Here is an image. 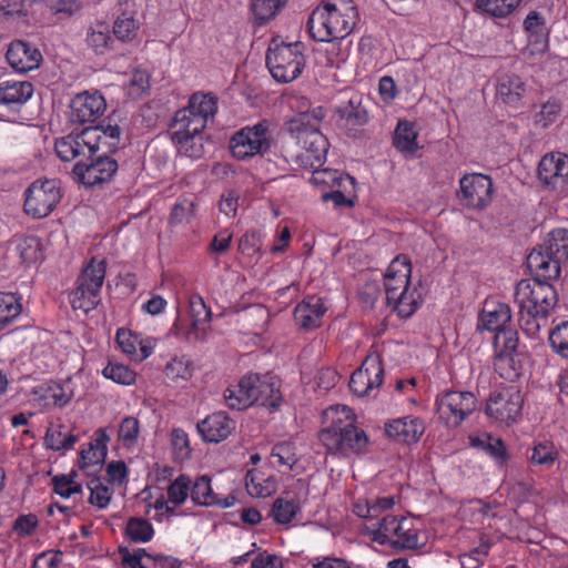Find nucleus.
<instances>
[{"label":"nucleus","mask_w":568,"mask_h":568,"mask_svg":"<svg viewBox=\"0 0 568 568\" xmlns=\"http://www.w3.org/2000/svg\"><path fill=\"white\" fill-rule=\"evenodd\" d=\"M521 280L515 287V303L518 306V323L523 333L535 338L558 303V294L550 281L536 272Z\"/></svg>","instance_id":"f257e3e1"},{"label":"nucleus","mask_w":568,"mask_h":568,"mask_svg":"<svg viewBox=\"0 0 568 568\" xmlns=\"http://www.w3.org/2000/svg\"><path fill=\"white\" fill-rule=\"evenodd\" d=\"M324 417L331 425L320 432L318 439L328 453L349 456L367 452L369 438L364 429L356 426V416L349 407H329Z\"/></svg>","instance_id":"f03ea898"},{"label":"nucleus","mask_w":568,"mask_h":568,"mask_svg":"<svg viewBox=\"0 0 568 568\" xmlns=\"http://www.w3.org/2000/svg\"><path fill=\"white\" fill-rule=\"evenodd\" d=\"M357 21L353 0H324L311 12L306 27L313 40L333 42L349 36Z\"/></svg>","instance_id":"7ed1b4c3"},{"label":"nucleus","mask_w":568,"mask_h":568,"mask_svg":"<svg viewBox=\"0 0 568 568\" xmlns=\"http://www.w3.org/2000/svg\"><path fill=\"white\" fill-rule=\"evenodd\" d=\"M224 398L231 409L242 410L256 404L275 412L283 403L281 379L271 373H247L227 387Z\"/></svg>","instance_id":"20e7f679"},{"label":"nucleus","mask_w":568,"mask_h":568,"mask_svg":"<svg viewBox=\"0 0 568 568\" xmlns=\"http://www.w3.org/2000/svg\"><path fill=\"white\" fill-rule=\"evenodd\" d=\"M121 130L118 124L89 126L80 132H71L55 140L54 151L63 162H71L82 156L94 155L101 144L108 145L109 151H115L120 143Z\"/></svg>","instance_id":"39448f33"},{"label":"nucleus","mask_w":568,"mask_h":568,"mask_svg":"<svg viewBox=\"0 0 568 568\" xmlns=\"http://www.w3.org/2000/svg\"><path fill=\"white\" fill-rule=\"evenodd\" d=\"M417 519L406 516L386 515L376 523L365 526V535L382 546L397 550H415L425 545Z\"/></svg>","instance_id":"423d86ee"},{"label":"nucleus","mask_w":568,"mask_h":568,"mask_svg":"<svg viewBox=\"0 0 568 568\" xmlns=\"http://www.w3.org/2000/svg\"><path fill=\"white\" fill-rule=\"evenodd\" d=\"M526 264L530 272L558 278L561 265L568 264V230L556 229L549 232L544 245L528 254Z\"/></svg>","instance_id":"0eeeda50"},{"label":"nucleus","mask_w":568,"mask_h":568,"mask_svg":"<svg viewBox=\"0 0 568 568\" xmlns=\"http://www.w3.org/2000/svg\"><path fill=\"white\" fill-rule=\"evenodd\" d=\"M305 45L301 41L291 43L273 40L266 52V65L278 83H288L297 79L306 63Z\"/></svg>","instance_id":"6e6552de"},{"label":"nucleus","mask_w":568,"mask_h":568,"mask_svg":"<svg viewBox=\"0 0 568 568\" xmlns=\"http://www.w3.org/2000/svg\"><path fill=\"white\" fill-rule=\"evenodd\" d=\"M287 130L295 136L303 151L298 155L305 166H321L328 152V141L315 124L310 123L308 113H300L288 122Z\"/></svg>","instance_id":"1a4fd4ad"},{"label":"nucleus","mask_w":568,"mask_h":568,"mask_svg":"<svg viewBox=\"0 0 568 568\" xmlns=\"http://www.w3.org/2000/svg\"><path fill=\"white\" fill-rule=\"evenodd\" d=\"M106 272L104 260L91 258L82 270L75 282V287L69 294V301L73 310L89 313L100 303V291Z\"/></svg>","instance_id":"9d476101"},{"label":"nucleus","mask_w":568,"mask_h":568,"mask_svg":"<svg viewBox=\"0 0 568 568\" xmlns=\"http://www.w3.org/2000/svg\"><path fill=\"white\" fill-rule=\"evenodd\" d=\"M477 397L468 390H447L436 398V412L440 422L456 428L477 408Z\"/></svg>","instance_id":"9b49d317"},{"label":"nucleus","mask_w":568,"mask_h":568,"mask_svg":"<svg viewBox=\"0 0 568 568\" xmlns=\"http://www.w3.org/2000/svg\"><path fill=\"white\" fill-rule=\"evenodd\" d=\"M230 149L237 160L262 155L271 149L270 123L262 120L254 125H246L230 140Z\"/></svg>","instance_id":"f8f14e48"},{"label":"nucleus","mask_w":568,"mask_h":568,"mask_svg":"<svg viewBox=\"0 0 568 568\" xmlns=\"http://www.w3.org/2000/svg\"><path fill=\"white\" fill-rule=\"evenodd\" d=\"M217 111V98L211 92L193 93L185 108L175 112V125L182 123L183 128H191L193 132H203L209 121H212Z\"/></svg>","instance_id":"ddd939ff"},{"label":"nucleus","mask_w":568,"mask_h":568,"mask_svg":"<svg viewBox=\"0 0 568 568\" xmlns=\"http://www.w3.org/2000/svg\"><path fill=\"white\" fill-rule=\"evenodd\" d=\"M524 398L516 386L495 389L486 400L485 414L496 423L513 425L521 415Z\"/></svg>","instance_id":"4468645a"},{"label":"nucleus","mask_w":568,"mask_h":568,"mask_svg":"<svg viewBox=\"0 0 568 568\" xmlns=\"http://www.w3.org/2000/svg\"><path fill=\"white\" fill-rule=\"evenodd\" d=\"M60 200L61 190L57 180H37L24 192V212L34 219H43L53 211Z\"/></svg>","instance_id":"2eb2a0df"},{"label":"nucleus","mask_w":568,"mask_h":568,"mask_svg":"<svg viewBox=\"0 0 568 568\" xmlns=\"http://www.w3.org/2000/svg\"><path fill=\"white\" fill-rule=\"evenodd\" d=\"M92 156L78 158L72 170L77 181L91 187L111 182L119 169L116 160L105 154Z\"/></svg>","instance_id":"dca6fc26"},{"label":"nucleus","mask_w":568,"mask_h":568,"mask_svg":"<svg viewBox=\"0 0 568 568\" xmlns=\"http://www.w3.org/2000/svg\"><path fill=\"white\" fill-rule=\"evenodd\" d=\"M384 367L381 356L372 353L365 357L359 368L349 378V389L357 396H366L383 383Z\"/></svg>","instance_id":"f3484780"},{"label":"nucleus","mask_w":568,"mask_h":568,"mask_svg":"<svg viewBox=\"0 0 568 568\" xmlns=\"http://www.w3.org/2000/svg\"><path fill=\"white\" fill-rule=\"evenodd\" d=\"M541 185L551 191H561L568 185V155L561 152L545 154L537 170Z\"/></svg>","instance_id":"a211bd4d"},{"label":"nucleus","mask_w":568,"mask_h":568,"mask_svg":"<svg viewBox=\"0 0 568 568\" xmlns=\"http://www.w3.org/2000/svg\"><path fill=\"white\" fill-rule=\"evenodd\" d=\"M70 121L72 123H93L106 110L105 98L99 91H83L74 95L70 103Z\"/></svg>","instance_id":"6ab92c4d"},{"label":"nucleus","mask_w":568,"mask_h":568,"mask_svg":"<svg viewBox=\"0 0 568 568\" xmlns=\"http://www.w3.org/2000/svg\"><path fill=\"white\" fill-rule=\"evenodd\" d=\"M462 200L469 207L483 209L491 201L493 182L488 175L466 174L460 179Z\"/></svg>","instance_id":"aec40b11"},{"label":"nucleus","mask_w":568,"mask_h":568,"mask_svg":"<svg viewBox=\"0 0 568 568\" xmlns=\"http://www.w3.org/2000/svg\"><path fill=\"white\" fill-rule=\"evenodd\" d=\"M6 57L11 68L22 73L39 68L42 61L39 49L22 40L13 41Z\"/></svg>","instance_id":"412c9836"},{"label":"nucleus","mask_w":568,"mask_h":568,"mask_svg":"<svg viewBox=\"0 0 568 568\" xmlns=\"http://www.w3.org/2000/svg\"><path fill=\"white\" fill-rule=\"evenodd\" d=\"M327 308L322 297L317 295L305 296L294 308L295 324L304 329H313L322 324Z\"/></svg>","instance_id":"4be33fe9"},{"label":"nucleus","mask_w":568,"mask_h":568,"mask_svg":"<svg viewBox=\"0 0 568 568\" xmlns=\"http://www.w3.org/2000/svg\"><path fill=\"white\" fill-rule=\"evenodd\" d=\"M197 430L204 442L220 443L235 429V422L224 412H216L197 423Z\"/></svg>","instance_id":"5701e85b"},{"label":"nucleus","mask_w":568,"mask_h":568,"mask_svg":"<svg viewBox=\"0 0 568 568\" xmlns=\"http://www.w3.org/2000/svg\"><path fill=\"white\" fill-rule=\"evenodd\" d=\"M110 440L104 429H99L95 433V438L89 444L88 448L80 452L79 467L88 475L99 471L108 454L106 444Z\"/></svg>","instance_id":"b1692460"},{"label":"nucleus","mask_w":568,"mask_h":568,"mask_svg":"<svg viewBox=\"0 0 568 568\" xmlns=\"http://www.w3.org/2000/svg\"><path fill=\"white\" fill-rule=\"evenodd\" d=\"M412 264L405 254L397 255L388 265L384 275L385 294L394 295L402 288L413 287L410 283Z\"/></svg>","instance_id":"393cba45"},{"label":"nucleus","mask_w":568,"mask_h":568,"mask_svg":"<svg viewBox=\"0 0 568 568\" xmlns=\"http://www.w3.org/2000/svg\"><path fill=\"white\" fill-rule=\"evenodd\" d=\"M424 432L423 420L414 416L396 418L385 424L386 435L397 443H416Z\"/></svg>","instance_id":"a878e982"},{"label":"nucleus","mask_w":568,"mask_h":568,"mask_svg":"<svg viewBox=\"0 0 568 568\" xmlns=\"http://www.w3.org/2000/svg\"><path fill=\"white\" fill-rule=\"evenodd\" d=\"M511 310L508 304L496 300H486L479 314L478 328L498 332L510 325Z\"/></svg>","instance_id":"bb28decb"},{"label":"nucleus","mask_w":568,"mask_h":568,"mask_svg":"<svg viewBox=\"0 0 568 568\" xmlns=\"http://www.w3.org/2000/svg\"><path fill=\"white\" fill-rule=\"evenodd\" d=\"M30 81L3 80L0 82V104L10 110H19L33 95Z\"/></svg>","instance_id":"cd10ccee"},{"label":"nucleus","mask_w":568,"mask_h":568,"mask_svg":"<svg viewBox=\"0 0 568 568\" xmlns=\"http://www.w3.org/2000/svg\"><path fill=\"white\" fill-rule=\"evenodd\" d=\"M201 133L193 132L191 128L175 125L174 121L171 124V140L178 148L179 153L187 158L197 159L202 155Z\"/></svg>","instance_id":"c85d7f7f"},{"label":"nucleus","mask_w":568,"mask_h":568,"mask_svg":"<svg viewBox=\"0 0 568 568\" xmlns=\"http://www.w3.org/2000/svg\"><path fill=\"white\" fill-rule=\"evenodd\" d=\"M420 301L422 294L415 286L402 288L393 296H386L387 305L402 318L410 317L419 307Z\"/></svg>","instance_id":"c756f323"},{"label":"nucleus","mask_w":568,"mask_h":568,"mask_svg":"<svg viewBox=\"0 0 568 568\" xmlns=\"http://www.w3.org/2000/svg\"><path fill=\"white\" fill-rule=\"evenodd\" d=\"M310 182L316 189H318L322 194L325 191H331L335 189L339 184H348L351 190L355 187V179L348 174H344L338 170L332 169H316L312 172L310 178Z\"/></svg>","instance_id":"7c9ffc66"},{"label":"nucleus","mask_w":568,"mask_h":568,"mask_svg":"<svg viewBox=\"0 0 568 568\" xmlns=\"http://www.w3.org/2000/svg\"><path fill=\"white\" fill-rule=\"evenodd\" d=\"M497 539L498 538L491 534L480 532L479 545L459 556L462 567L480 568L485 564L491 547L497 542Z\"/></svg>","instance_id":"2f4dec72"},{"label":"nucleus","mask_w":568,"mask_h":568,"mask_svg":"<svg viewBox=\"0 0 568 568\" xmlns=\"http://www.w3.org/2000/svg\"><path fill=\"white\" fill-rule=\"evenodd\" d=\"M497 97L506 104L518 106L526 91L523 80L515 74H505L497 83Z\"/></svg>","instance_id":"473e14b6"},{"label":"nucleus","mask_w":568,"mask_h":568,"mask_svg":"<svg viewBox=\"0 0 568 568\" xmlns=\"http://www.w3.org/2000/svg\"><path fill=\"white\" fill-rule=\"evenodd\" d=\"M36 400L41 407H63L72 397L70 392H67L63 385L59 383L45 384L34 389Z\"/></svg>","instance_id":"72a5a7b5"},{"label":"nucleus","mask_w":568,"mask_h":568,"mask_svg":"<svg viewBox=\"0 0 568 568\" xmlns=\"http://www.w3.org/2000/svg\"><path fill=\"white\" fill-rule=\"evenodd\" d=\"M493 344L496 351L495 365L500 368L503 363L510 361V355L517 349V332L509 325L495 333Z\"/></svg>","instance_id":"f704fd0d"},{"label":"nucleus","mask_w":568,"mask_h":568,"mask_svg":"<svg viewBox=\"0 0 568 568\" xmlns=\"http://www.w3.org/2000/svg\"><path fill=\"white\" fill-rule=\"evenodd\" d=\"M417 136L414 122L399 120L395 129L393 144L399 152L413 155L419 148Z\"/></svg>","instance_id":"c9c22d12"},{"label":"nucleus","mask_w":568,"mask_h":568,"mask_svg":"<svg viewBox=\"0 0 568 568\" xmlns=\"http://www.w3.org/2000/svg\"><path fill=\"white\" fill-rule=\"evenodd\" d=\"M14 250L23 264L30 265L43 260V247L38 236H19L14 239Z\"/></svg>","instance_id":"e433bc0d"},{"label":"nucleus","mask_w":568,"mask_h":568,"mask_svg":"<svg viewBox=\"0 0 568 568\" xmlns=\"http://www.w3.org/2000/svg\"><path fill=\"white\" fill-rule=\"evenodd\" d=\"M336 112L339 121H343L344 126L347 128L363 126L368 121L367 111L361 105V102L355 99L342 102L337 106Z\"/></svg>","instance_id":"4c0bfd02"},{"label":"nucleus","mask_w":568,"mask_h":568,"mask_svg":"<svg viewBox=\"0 0 568 568\" xmlns=\"http://www.w3.org/2000/svg\"><path fill=\"white\" fill-rule=\"evenodd\" d=\"M193 372L194 364L186 355H174L163 369L165 377L174 383L187 382L192 378Z\"/></svg>","instance_id":"58836bf2"},{"label":"nucleus","mask_w":568,"mask_h":568,"mask_svg":"<svg viewBox=\"0 0 568 568\" xmlns=\"http://www.w3.org/2000/svg\"><path fill=\"white\" fill-rule=\"evenodd\" d=\"M300 511L301 504L296 497H278L272 505L271 516L276 524L288 525Z\"/></svg>","instance_id":"ea45409f"},{"label":"nucleus","mask_w":568,"mask_h":568,"mask_svg":"<svg viewBox=\"0 0 568 568\" xmlns=\"http://www.w3.org/2000/svg\"><path fill=\"white\" fill-rule=\"evenodd\" d=\"M21 312V298L17 294L0 292V331L7 328Z\"/></svg>","instance_id":"a19ab883"},{"label":"nucleus","mask_w":568,"mask_h":568,"mask_svg":"<svg viewBox=\"0 0 568 568\" xmlns=\"http://www.w3.org/2000/svg\"><path fill=\"white\" fill-rule=\"evenodd\" d=\"M125 536L133 542H149L154 536L152 524L142 517H131L126 521Z\"/></svg>","instance_id":"79ce46f5"},{"label":"nucleus","mask_w":568,"mask_h":568,"mask_svg":"<svg viewBox=\"0 0 568 568\" xmlns=\"http://www.w3.org/2000/svg\"><path fill=\"white\" fill-rule=\"evenodd\" d=\"M87 43L95 53L103 54L112 48L113 38L105 23H98L91 27L87 32Z\"/></svg>","instance_id":"37998d69"},{"label":"nucleus","mask_w":568,"mask_h":568,"mask_svg":"<svg viewBox=\"0 0 568 568\" xmlns=\"http://www.w3.org/2000/svg\"><path fill=\"white\" fill-rule=\"evenodd\" d=\"M64 427L62 425H58L57 427H50L44 436V444L48 448L60 452L68 450L73 447L77 442V436L63 432Z\"/></svg>","instance_id":"c03bdc74"},{"label":"nucleus","mask_w":568,"mask_h":568,"mask_svg":"<svg viewBox=\"0 0 568 568\" xmlns=\"http://www.w3.org/2000/svg\"><path fill=\"white\" fill-rule=\"evenodd\" d=\"M191 499L196 505L212 506L219 503L217 497L212 490L211 479L204 475L199 477L192 487H190Z\"/></svg>","instance_id":"a18cd8bd"},{"label":"nucleus","mask_w":568,"mask_h":568,"mask_svg":"<svg viewBox=\"0 0 568 568\" xmlns=\"http://www.w3.org/2000/svg\"><path fill=\"white\" fill-rule=\"evenodd\" d=\"M271 463L277 466H286L292 469L297 463L295 446L290 442H282L273 446L271 452Z\"/></svg>","instance_id":"49530a36"},{"label":"nucleus","mask_w":568,"mask_h":568,"mask_svg":"<svg viewBox=\"0 0 568 568\" xmlns=\"http://www.w3.org/2000/svg\"><path fill=\"white\" fill-rule=\"evenodd\" d=\"M102 374L105 378L121 385H132L136 379V373L129 366L112 362L108 363Z\"/></svg>","instance_id":"de8ad7c7"},{"label":"nucleus","mask_w":568,"mask_h":568,"mask_svg":"<svg viewBox=\"0 0 568 568\" xmlns=\"http://www.w3.org/2000/svg\"><path fill=\"white\" fill-rule=\"evenodd\" d=\"M283 4L284 1L282 0H252L251 9L255 21L258 24H263L275 17Z\"/></svg>","instance_id":"09e8293b"},{"label":"nucleus","mask_w":568,"mask_h":568,"mask_svg":"<svg viewBox=\"0 0 568 568\" xmlns=\"http://www.w3.org/2000/svg\"><path fill=\"white\" fill-rule=\"evenodd\" d=\"M521 0H477V6L485 12L497 18L509 16Z\"/></svg>","instance_id":"8fccbe9b"},{"label":"nucleus","mask_w":568,"mask_h":568,"mask_svg":"<svg viewBox=\"0 0 568 568\" xmlns=\"http://www.w3.org/2000/svg\"><path fill=\"white\" fill-rule=\"evenodd\" d=\"M88 488L90 490L89 503L91 505L100 509H104L109 506L112 491L100 478L90 479L88 481Z\"/></svg>","instance_id":"3c124183"},{"label":"nucleus","mask_w":568,"mask_h":568,"mask_svg":"<svg viewBox=\"0 0 568 568\" xmlns=\"http://www.w3.org/2000/svg\"><path fill=\"white\" fill-rule=\"evenodd\" d=\"M139 29L136 20L123 13L116 18L113 23V34L120 41H131L135 38Z\"/></svg>","instance_id":"603ef678"},{"label":"nucleus","mask_w":568,"mask_h":568,"mask_svg":"<svg viewBox=\"0 0 568 568\" xmlns=\"http://www.w3.org/2000/svg\"><path fill=\"white\" fill-rule=\"evenodd\" d=\"M561 111V103L556 98L548 99L541 104L540 110L535 114V123L541 128H548L556 122Z\"/></svg>","instance_id":"864d4df0"},{"label":"nucleus","mask_w":568,"mask_h":568,"mask_svg":"<svg viewBox=\"0 0 568 568\" xmlns=\"http://www.w3.org/2000/svg\"><path fill=\"white\" fill-rule=\"evenodd\" d=\"M558 453L551 442H541L532 447L529 457L531 464L541 466H551L557 459Z\"/></svg>","instance_id":"5fc2aeb1"},{"label":"nucleus","mask_w":568,"mask_h":568,"mask_svg":"<svg viewBox=\"0 0 568 568\" xmlns=\"http://www.w3.org/2000/svg\"><path fill=\"white\" fill-rule=\"evenodd\" d=\"M551 348L562 358H568V321L556 325L549 334Z\"/></svg>","instance_id":"6e6d98bb"},{"label":"nucleus","mask_w":568,"mask_h":568,"mask_svg":"<svg viewBox=\"0 0 568 568\" xmlns=\"http://www.w3.org/2000/svg\"><path fill=\"white\" fill-rule=\"evenodd\" d=\"M119 554L124 568H150L149 552L144 548H138L131 552L126 547H120Z\"/></svg>","instance_id":"4d7b16f0"},{"label":"nucleus","mask_w":568,"mask_h":568,"mask_svg":"<svg viewBox=\"0 0 568 568\" xmlns=\"http://www.w3.org/2000/svg\"><path fill=\"white\" fill-rule=\"evenodd\" d=\"M358 301L363 308L372 310L375 306L379 295H381V285L378 281H366L359 285L358 291Z\"/></svg>","instance_id":"13d9d810"},{"label":"nucleus","mask_w":568,"mask_h":568,"mask_svg":"<svg viewBox=\"0 0 568 568\" xmlns=\"http://www.w3.org/2000/svg\"><path fill=\"white\" fill-rule=\"evenodd\" d=\"M191 480L185 475H180L168 487L169 501L174 505L183 504L190 491Z\"/></svg>","instance_id":"bf43d9fd"},{"label":"nucleus","mask_w":568,"mask_h":568,"mask_svg":"<svg viewBox=\"0 0 568 568\" xmlns=\"http://www.w3.org/2000/svg\"><path fill=\"white\" fill-rule=\"evenodd\" d=\"M195 214V204L190 200H182L174 204L171 210L169 223L171 225H179L182 223H190Z\"/></svg>","instance_id":"052dcab7"},{"label":"nucleus","mask_w":568,"mask_h":568,"mask_svg":"<svg viewBox=\"0 0 568 568\" xmlns=\"http://www.w3.org/2000/svg\"><path fill=\"white\" fill-rule=\"evenodd\" d=\"M463 513L465 516L470 517V521L480 523L481 525H484L485 519L495 517L493 508L479 499L471 500L466 507H464Z\"/></svg>","instance_id":"680f3d73"},{"label":"nucleus","mask_w":568,"mask_h":568,"mask_svg":"<svg viewBox=\"0 0 568 568\" xmlns=\"http://www.w3.org/2000/svg\"><path fill=\"white\" fill-rule=\"evenodd\" d=\"M140 434V422L133 416L124 417L119 427V439L125 445H133L136 443Z\"/></svg>","instance_id":"e2e57ef3"},{"label":"nucleus","mask_w":568,"mask_h":568,"mask_svg":"<svg viewBox=\"0 0 568 568\" xmlns=\"http://www.w3.org/2000/svg\"><path fill=\"white\" fill-rule=\"evenodd\" d=\"M190 306L193 316L192 326L194 328H197L201 323H209L211 321V310L206 306L201 295H192L190 297Z\"/></svg>","instance_id":"0e129e2a"},{"label":"nucleus","mask_w":568,"mask_h":568,"mask_svg":"<svg viewBox=\"0 0 568 568\" xmlns=\"http://www.w3.org/2000/svg\"><path fill=\"white\" fill-rule=\"evenodd\" d=\"M52 484L54 493L62 498H69L82 491V486L65 475L53 477Z\"/></svg>","instance_id":"69168bd1"},{"label":"nucleus","mask_w":568,"mask_h":568,"mask_svg":"<svg viewBox=\"0 0 568 568\" xmlns=\"http://www.w3.org/2000/svg\"><path fill=\"white\" fill-rule=\"evenodd\" d=\"M348 187V184H339L331 191H325L321 199L325 203L332 201L336 207H352L354 206V201L345 195L346 192H349Z\"/></svg>","instance_id":"338daca9"},{"label":"nucleus","mask_w":568,"mask_h":568,"mask_svg":"<svg viewBox=\"0 0 568 568\" xmlns=\"http://www.w3.org/2000/svg\"><path fill=\"white\" fill-rule=\"evenodd\" d=\"M39 525L38 517L34 514L20 515L12 525V530L20 538L31 536Z\"/></svg>","instance_id":"774afa93"}]
</instances>
